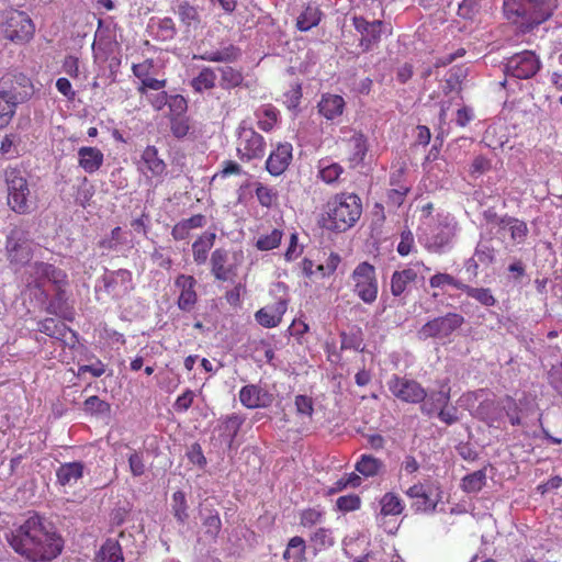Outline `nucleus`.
Segmentation results:
<instances>
[{"instance_id":"f257e3e1","label":"nucleus","mask_w":562,"mask_h":562,"mask_svg":"<svg viewBox=\"0 0 562 562\" xmlns=\"http://www.w3.org/2000/svg\"><path fill=\"white\" fill-rule=\"evenodd\" d=\"M9 542L16 553L33 562L52 561L64 548L63 538L37 514L16 528Z\"/></svg>"},{"instance_id":"f03ea898","label":"nucleus","mask_w":562,"mask_h":562,"mask_svg":"<svg viewBox=\"0 0 562 562\" xmlns=\"http://www.w3.org/2000/svg\"><path fill=\"white\" fill-rule=\"evenodd\" d=\"M362 214V202L353 192H339L331 195L324 206L318 221L329 232L344 233L356 225Z\"/></svg>"},{"instance_id":"7ed1b4c3","label":"nucleus","mask_w":562,"mask_h":562,"mask_svg":"<svg viewBox=\"0 0 562 562\" xmlns=\"http://www.w3.org/2000/svg\"><path fill=\"white\" fill-rule=\"evenodd\" d=\"M558 8V0H504L508 19L517 21L528 30L549 20Z\"/></svg>"},{"instance_id":"20e7f679","label":"nucleus","mask_w":562,"mask_h":562,"mask_svg":"<svg viewBox=\"0 0 562 562\" xmlns=\"http://www.w3.org/2000/svg\"><path fill=\"white\" fill-rule=\"evenodd\" d=\"M14 82L23 89L32 87L31 80L23 74L3 77L0 80V130L10 124L18 104L23 102L29 95L27 91L23 93L18 91Z\"/></svg>"},{"instance_id":"39448f33","label":"nucleus","mask_w":562,"mask_h":562,"mask_svg":"<svg viewBox=\"0 0 562 562\" xmlns=\"http://www.w3.org/2000/svg\"><path fill=\"white\" fill-rule=\"evenodd\" d=\"M35 31V23L25 11L10 9L3 13L0 33L7 41L26 45L34 38Z\"/></svg>"},{"instance_id":"423d86ee","label":"nucleus","mask_w":562,"mask_h":562,"mask_svg":"<svg viewBox=\"0 0 562 562\" xmlns=\"http://www.w3.org/2000/svg\"><path fill=\"white\" fill-rule=\"evenodd\" d=\"M4 179L10 209L18 214L31 213V191L24 171L19 168H8L4 171Z\"/></svg>"},{"instance_id":"0eeeda50","label":"nucleus","mask_w":562,"mask_h":562,"mask_svg":"<svg viewBox=\"0 0 562 562\" xmlns=\"http://www.w3.org/2000/svg\"><path fill=\"white\" fill-rule=\"evenodd\" d=\"M353 293L366 304H373L379 294V282L373 265L360 262L350 276Z\"/></svg>"},{"instance_id":"6e6552de","label":"nucleus","mask_w":562,"mask_h":562,"mask_svg":"<svg viewBox=\"0 0 562 562\" xmlns=\"http://www.w3.org/2000/svg\"><path fill=\"white\" fill-rule=\"evenodd\" d=\"M266 139L251 126L239 125L236 139V155L241 162L261 160L266 155Z\"/></svg>"},{"instance_id":"1a4fd4ad","label":"nucleus","mask_w":562,"mask_h":562,"mask_svg":"<svg viewBox=\"0 0 562 562\" xmlns=\"http://www.w3.org/2000/svg\"><path fill=\"white\" fill-rule=\"evenodd\" d=\"M243 259L241 251L231 252L223 247L216 248L210 257L211 273L217 281H233L238 274Z\"/></svg>"},{"instance_id":"9d476101","label":"nucleus","mask_w":562,"mask_h":562,"mask_svg":"<svg viewBox=\"0 0 562 562\" xmlns=\"http://www.w3.org/2000/svg\"><path fill=\"white\" fill-rule=\"evenodd\" d=\"M428 268L423 261L416 260L406 265L402 270H396L391 276L390 289L395 297L402 296L408 286L416 283L418 280L425 279V273L429 272Z\"/></svg>"},{"instance_id":"9b49d317","label":"nucleus","mask_w":562,"mask_h":562,"mask_svg":"<svg viewBox=\"0 0 562 562\" xmlns=\"http://www.w3.org/2000/svg\"><path fill=\"white\" fill-rule=\"evenodd\" d=\"M540 68V58L531 50H524L507 59L505 74L517 79H529L532 78Z\"/></svg>"},{"instance_id":"f8f14e48","label":"nucleus","mask_w":562,"mask_h":562,"mask_svg":"<svg viewBox=\"0 0 562 562\" xmlns=\"http://www.w3.org/2000/svg\"><path fill=\"white\" fill-rule=\"evenodd\" d=\"M390 392L400 401L411 404L422 403L427 398V392L415 380L394 374L389 381Z\"/></svg>"},{"instance_id":"ddd939ff","label":"nucleus","mask_w":562,"mask_h":562,"mask_svg":"<svg viewBox=\"0 0 562 562\" xmlns=\"http://www.w3.org/2000/svg\"><path fill=\"white\" fill-rule=\"evenodd\" d=\"M464 318L458 313H448L445 316L436 317L427 322L419 329L418 334L422 338L448 337L456 329L462 326Z\"/></svg>"},{"instance_id":"4468645a","label":"nucleus","mask_w":562,"mask_h":562,"mask_svg":"<svg viewBox=\"0 0 562 562\" xmlns=\"http://www.w3.org/2000/svg\"><path fill=\"white\" fill-rule=\"evenodd\" d=\"M352 24L360 34L359 47L363 53L371 50L381 41L383 21H368L363 16H353Z\"/></svg>"},{"instance_id":"2eb2a0df","label":"nucleus","mask_w":562,"mask_h":562,"mask_svg":"<svg viewBox=\"0 0 562 562\" xmlns=\"http://www.w3.org/2000/svg\"><path fill=\"white\" fill-rule=\"evenodd\" d=\"M34 280V286L38 290L43 288L45 281L53 283L58 291L68 284V276L66 271L55 267L52 263L36 261L32 266Z\"/></svg>"},{"instance_id":"dca6fc26","label":"nucleus","mask_w":562,"mask_h":562,"mask_svg":"<svg viewBox=\"0 0 562 562\" xmlns=\"http://www.w3.org/2000/svg\"><path fill=\"white\" fill-rule=\"evenodd\" d=\"M292 151L290 143H278L266 160V170L273 177L281 176L292 161Z\"/></svg>"},{"instance_id":"f3484780","label":"nucleus","mask_w":562,"mask_h":562,"mask_svg":"<svg viewBox=\"0 0 562 562\" xmlns=\"http://www.w3.org/2000/svg\"><path fill=\"white\" fill-rule=\"evenodd\" d=\"M38 330L52 338L60 340L74 348L78 344L77 333L71 330L64 322L55 318H45L38 323Z\"/></svg>"},{"instance_id":"a211bd4d","label":"nucleus","mask_w":562,"mask_h":562,"mask_svg":"<svg viewBox=\"0 0 562 562\" xmlns=\"http://www.w3.org/2000/svg\"><path fill=\"white\" fill-rule=\"evenodd\" d=\"M175 286L179 290L177 305L181 311L191 312L196 302V280L193 276L179 274L175 280Z\"/></svg>"},{"instance_id":"6ab92c4d","label":"nucleus","mask_w":562,"mask_h":562,"mask_svg":"<svg viewBox=\"0 0 562 562\" xmlns=\"http://www.w3.org/2000/svg\"><path fill=\"white\" fill-rule=\"evenodd\" d=\"M288 308L285 300H278L273 304L266 305L255 313L256 322L265 328H273L280 325Z\"/></svg>"},{"instance_id":"aec40b11","label":"nucleus","mask_w":562,"mask_h":562,"mask_svg":"<svg viewBox=\"0 0 562 562\" xmlns=\"http://www.w3.org/2000/svg\"><path fill=\"white\" fill-rule=\"evenodd\" d=\"M239 401L247 408L267 407L272 402V396L256 384H248L240 389Z\"/></svg>"},{"instance_id":"412c9836","label":"nucleus","mask_w":562,"mask_h":562,"mask_svg":"<svg viewBox=\"0 0 562 562\" xmlns=\"http://www.w3.org/2000/svg\"><path fill=\"white\" fill-rule=\"evenodd\" d=\"M406 495L412 499H416L414 503L416 510L425 513L435 512L439 501L438 497L434 496L432 490L422 483L411 486L406 491Z\"/></svg>"},{"instance_id":"4be33fe9","label":"nucleus","mask_w":562,"mask_h":562,"mask_svg":"<svg viewBox=\"0 0 562 562\" xmlns=\"http://www.w3.org/2000/svg\"><path fill=\"white\" fill-rule=\"evenodd\" d=\"M131 282L132 273L126 269H119L103 277L104 290L112 296H120L126 293Z\"/></svg>"},{"instance_id":"5701e85b","label":"nucleus","mask_w":562,"mask_h":562,"mask_svg":"<svg viewBox=\"0 0 562 562\" xmlns=\"http://www.w3.org/2000/svg\"><path fill=\"white\" fill-rule=\"evenodd\" d=\"M206 216L204 214H193L189 218H182L171 228V236L176 241H182L192 236L194 229L203 228L206 225Z\"/></svg>"},{"instance_id":"b1692460","label":"nucleus","mask_w":562,"mask_h":562,"mask_svg":"<svg viewBox=\"0 0 562 562\" xmlns=\"http://www.w3.org/2000/svg\"><path fill=\"white\" fill-rule=\"evenodd\" d=\"M104 162V155L98 147L82 146L78 149V166L87 173L97 172Z\"/></svg>"},{"instance_id":"393cba45","label":"nucleus","mask_w":562,"mask_h":562,"mask_svg":"<svg viewBox=\"0 0 562 562\" xmlns=\"http://www.w3.org/2000/svg\"><path fill=\"white\" fill-rule=\"evenodd\" d=\"M216 240V233L205 231L199 235L192 243V258L195 265H205L209 258L210 250L213 248Z\"/></svg>"},{"instance_id":"a878e982","label":"nucleus","mask_w":562,"mask_h":562,"mask_svg":"<svg viewBox=\"0 0 562 562\" xmlns=\"http://www.w3.org/2000/svg\"><path fill=\"white\" fill-rule=\"evenodd\" d=\"M342 143L350 165L352 167L359 165L368 150L366 137L360 133H356L351 137L342 139Z\"/></svg>"},{"instance_id":"bb28decb","label":"nucleus","mask_w":562,"mask_h":562,"mask_svg":"<svg viewBox=\"0 0 562 562\" xmlns=\"http://www.w3.org/2000/svg\"><path fill=\"white\" fill-rule=\"evenodd\" d=\"M473 415L482 422L486 423L488 426H493L494 423L502 418L503 407L494 398H485L480 402Z\"/></svg>"},{"instance_id":"cd10ccee","label":"nucleus","mask_w":562,"mask_h":562,"mask_svg":"<svg viewBox=\"0 0 562 562\" xmlns=\"http://www.w3.org/2000/svg\"><path fill=\"white\" fill-rule=\"evenodd\" d=\"M318 112L326 120H335L340 116L345 109V100L341 95L326 93L318 102Z\"/></svg>"},{"instance_id":"c85d7f7f","label":"nucleus","mask_w":562,"mask_h":562,"mask_svg":"<svg viewBox=\"0 0 562 562\" xmlns=\"http://www.w3.org/2000/svg\"><path fill=\"white\" fill-rule=\"evenodd\" d=\"M85 472V464L81 461L63 463L56 471L57 483L66 486L76 484Z\"/></svg>"},{"instance_id":"c756f323","label":"nucleus","mask_w":562,"mask_h":562,"mask_svg":"<svg viewBox=\"0 0 562 562\" xmlns=\"http://www.w3.org/2000/svg\"><path fill=\"white\" fill-rule=\"evenodd\" d=\"M140 164L150 172L151 177H161L167 169V165L159 157L158 149L154 145H148L142 151Z\"/></svg>"},{"instance_id":"7c9ffc66","label":"nucleus","mask_w":562,"mask_h":562,"mask_svg":"<svg viewBox=\"0 0 562 562\" xmlns=\"http://www.w3.org/2000/svg\"><path fill=\"white\" fill-rule=\"evenodd\" d=\"M93 562H124L122 548L117 540L106 539L97 551Z\"/></svg>"},{"instance_id":"2f4dec72","label":"nucleus","mask_w":562,"mask_h":562,"mask_svg":"<svg viewBox=\"0 0 562 562\" xmlns=\"http://www.w3.org/2000/svg\"><path fill=\"white\" fill-rule=\"evenodd\" d=\"M355 470L364 477H373L384 470V462L372 454L363 453L356 462Z\"/></svg>"},{"instance_id":"473e14b6","label":"nucleus","mask_w":562,"mask_h":562,"mask_svg":"<svg viewBox=\"0 0 562 562\" xmlns=\"http://www.w3.org/2000/svg\"><path fill=\"white\" fill-rule=\"evenodd\" d=\"M240 56V49L229 45L221 50L205 52L201 55H193V59H201L212 63H233Z\"/></svg>"},{"instance_id":"72a5a7b5","label":"nucleus","mask_w":562,"mask_h":562,"mask_svg":"<svg viewBox=\"0 0 562 562\" xmlns=\"http://www.w3.org/2000/svg\"><path fill=\"white\" fill-rule=\"evenodd\" d=\"M502 228L509 232L510 240L515 245H521L527 240L529 228L527 223L520 218L508 216Z\"/></svg>"},{"instance_id":"f704fd0d","label":"nucleus","mask_w":562,"mask_h":562,"mask_svg":"<svg viewBox=\"0 0 562 562\" xmlns=\"http://www.w3.org/2000/svg\"><path fill=\"white\" fill-rule=\"evenodd\" d=\"M278 116H279V112L273 105H271V104L263 105L261 109H259L256 112L257 126L261 131L269 133L277 125Z\"/></svg>"},{"instance_id":"c9c22d12","label":"nucleus","mask_w":562,"mask_h":562,"mask_svg":"<svg viewBox=\"0 0 562 562\" xmlns=\"http://www.w3.org/2000/svg\"><path fill=\"white\" fill-rule=\"evenodd\" d=\"M380 506L383 516H398L405 508L403 499L393 492H387L381 497Z\"/></svg>"},{"instance_id":"e433bc0d","label":"nucleus","mask_w":562,"mask_h":562,"mask_svg":"<svg viewBox=\"0 0 562 562\" xmlns=\"http://www.w3.org/2000/svg\"><path fill=\"white\" fill-rule=\"evenodd\" d=\"M216 85V72L211 67H203L199 75L191 80V87L195 92L212 90Z\"/></svg>"},{"instance_id":"4c0bfd02","label":"nucleus","mask_w":562,"mask_h":562,"mask_svg":"<svg viewBox=\"0 0 562 562\" xmlns=\"http://www.w3.org/2000/svg\"><path fill=\"white\" fill-rule=\"evenodd\" d=\"M305 540L300 536L292 537L288 542L285 551L283 552V559L292 560V562H305Z\"/></svg>"},{"instance_id":"58836bf2","label":"nucleus","mask_w":562,"mask_h":562,"mask_svg":"<svg viewBox=\"0 0 562 562\" xmlns=\"http://www.w3.org/2000/svg\"><path fill=\"white\" fill-rule=\"evenodd\" d=\"M255 194L259 204L263 207L270 209L278 205L279 193L273 187L256 182Z\"/></svg>"},{"instance_id":"ea45409f","label":"nucleus","mask_w":562,"mask_h":562,"mask_svg":"<svg viewBox=\"0 0 562 562\" xmlns=\"http://www.w3.org/2000/svg\"><path fill=\"white\" fill-rule=\"evenodd\" d=\"M450 401V387L442 386L440 391L432 392L428 396V401L422 406V411L427 415H431L435 409L446 407Z\"/></svg>"},{"instance_id":"a19ab883","label":"nucleus","mask_w":562,"mask_h":562,"mask_svg":"<svg viewBox=\"0 0 562 562\" xmlns=\"http://www.w3.org/2000/svg\"><path fill=\"white\" fill-rule=\"evenodd\" d=\"M218 71L221 74L220 86L222 89L231 90L243 83L244 76L240 70L232 66H224L220 67Z\"/></svg>"},{"instance_id":"79ce46f5","label":"nucleus","mask_w":562,"mask_h":562,"mask_svg":"<svg viewBox=\"0 0 562 562\" xmlns=\"http://www.w3.org/2000/svg\"><path fill=\"white\" fill-rule=\"evenodd\" d=\"M322 19V12L316 7L308 5L299 15L296 20V27L300 31L306 32L312 27L318 25Z\"/></svg>"},{"instance_id":"37998d69","label":"nucleus","mask_w":562,"mask_h":562,"mask_svg":"<svg viewBox=\"0 0 562 562\" xmlns=\"http://www.w3.org/2000/svg\"><path fill=\"white\" fill-rule=\"evenodd\" d=\"M486 484V472L484 469L474 471L462 479L461 488L465 493H477Z\"/></svg>"},{"instance_id":"c03bdc74","label":"nucleus","mask_w":562,"mask_h":562,"mask_svg":"<svg viewBox=\"0 0 562 562\" xmlns=\"http://www.w3.org/2000/svg\"><path fill=\"white\" fill-rule=\"evenodd\" d=\"M202 526L205 529V535L215 540L222 529V520L218 512L215 508L206 509V515L202 517Z\"/></svg>"},{"instance_id":"a18cd8bd","label":"nucleus","mask_w":562,"mask_h":562,"mask_svg":"<svg viewBox=\"0 0 562 562\" xmlns=\"http://www.w3.org/2000/svg\"><path fill=\"white\" fill-rule=\"evenodd\" d=\"M177 13L181 23L188 29L195 30L200 25L201 20L198 9L189 2L186 1L179 4Z\"/></svg>"},{"instance_id":"49530a36","label":"nucleus","mask_w":562,"mask_h":562,"mask_svg":"<svg viewBox=\"0 0 562 562\" xmlns=\"http://www.w3.org/2000/svg\"><path fill=\"white\" fill-rule=\"evenodd\" d=\"M342 172L344 168L337 162L326 165L324 160L319 161L318 178L327 184L336 183L339 180Z\"/></svg>"},{"instance_id":"de8ad7c7","label":"nucleus","mask_w":562,"mask_h":562,"mask_svg":"<svg viewBox=\"0 0 562 562\" xmlns=\"http://www.w3.org/2000/svg\"><path fill=\"white\" fill-rule=\"evenodd\" d=\"M172 514L178 524L184 525L189 518L186 494L182 491H176L172 494Z\"/></svg>"},{"instance_id":"09e8293b","label":"nucleus","mask_w":562,"mask_h":562,"mask_svg":"<svg viewBox=\"0 0 562 562\" xmlns=\"http://www.w3.org/2000/svg\"><path fill=\"white\" fill-rule=\"evenodd\" d=\"M462 292L477 301L483 306L490 307L496 304V299L488 288H473L464 284Z\"/></svg>"},{"instance_id":"8fccbe9b","label":"nucleus","mask_w":562,"mask_h":562,"mask_svg":"<svg viewBox=\"0 0 562 562\" xmlns=\"http://www.w3.org/2000/svg\"><path fill=\"white\" fill-rule=\"evenodd\" d=\"M310 541L315 550H325L335 543L333 530L330 528L319 527L311 535Z\"/></svg>"},{"instance_id":"3c124183","label":"nucleus","mask_w":562,"mask_h":562,"mask_svg":"<svg viewBox=\"0 0 562 562\" xmlns=\"http://www.w3.org/2000/svg\"><path fill=\"white\" fill-rule=\"evenodd\" d=\"M325 510L321 506L308 507L300 513V525L304 528H312L325 519Z\"/></svg>"},{"instance_id":"603ef678","label":"nucleus","mask_w":562,"mask_h":562,"mask_svg":"<svg viewBox=\"0 0 562 562\" xmlns=\"http://www.w3.org/2000/svg\"><path fill=\"white\" fill-rule=\"evenodd\" d=\"M86 413L94 416H106L111 413V405L97 395L89 396L83 402Z\"/></svg>"},{"instance_id":"864d4df0","label":"nucleus","mask_w":562,"mask_h":562,"mask_svg":"<svg viewBox=\"0 0 562 562\" xmlns=\"http://www.w3.org/2000/svg\"><path fill=\"white\" fill-rule=\"evenodd\" d=\"M282 236L283 232L274 228L269 234L261 235L256 241V247L262 251L272 250L280 245Z\"/></svg>"},{"instance_id":"5fc2aeb1","label":"nucleus","mask_w":562,"mask_h":562,"mask_svg":"<svg viewBox=\"0 0 562 562\" xmlns=\"http://www.w3.org/2000/svg\"><path fill=\"white\" fill-rule=\"evenodd\" d=\"M189 117L186 115H170V131L176 138H183L190 132Z\"/></svg>"},{"instance_id":"6e6d98bb","label":"nucleus","mask_w":562,"mask_h":562,"mask_svg":"<svg viewBox=\"0 0 562 562\" xmlns=\"http://www.w3.org/2000/svg\"><path fill=\"white\" fill-rule=\"evenodd\" d=\"M461 81L457 75H449L442 85L445 95H450V101H462Z\"/></svg>"},{"instance_id":"4d7b16f0","label":"nucleus","mask_w":562,"mask_h":562,"mask_svg":"<svg viewBox=\"0 0 562 562\" xmlns=\"http://www.w3.org/2000/svg\"><path fill=\"white\" fill-rule=\"evenodd\" d=\"M464 284L465 283L457 280L451 274L442 273V272H438V273L434 274L429 280V285L431 288H442L445 285H450V286H453V288L462 291L464 288Z\"/></svg>"},{"instance_id":"13d9d810","label":"nucleus","mask_w":562,"mask_h":562,"mask_svg":"<svg viewBox=\"0 0 562 562\" xmlns=\"http://www.w3.org/2000/svg\"><path fill=\"white\" fill-rule=\"evenodd\" d=\"M340 349L341 350H360L362 351L363 348L361 347L362 346V335H361V331L358 330L357 333H346V331H342L340 334Z\"/></svg>"},{"instance_id":"bf43d9fd","label":"nucleus","mask_w":562,"mask_h":562,"mask_svg":"<svg viewBox=\"0 0 562 562\" xmlns=\"http://www.w3.org/2000/svg\"><path fill=\"white\" fill-rule=\"evenodd\" d=\"M409 191L411 187L407 184H398V188L390 189L386 194V204L394 207L401 206Z\"/></svg>"},{"instance_id":"052dcab7","label":"nucleus","mask_w":562,"mask_h":562,"mask_svg":"<svg viewBox=\"0 0 562 562\" xmlns=\"http://www.w3.org/2000/svg\"><path fill=\"white\" fill-rule=\"evenodd\" d=\"M336 506L340 512H353L360 508L361 498L356 494L344 495L337 498Z\"/></svg>"},{"instance_id":"680f3d73","label":"nucleus","mask_w":562,"mask_h":562,"mask_svg":"<svg viewBox=\"0 0 562 562\" xmlns=\"http://www.w3.org/2000/svg\"><path fill=\"white\" fill-rule=\"evenodd\" d=\"M295 409L299 415L312 417L314 413V403L307 395H296L294 400Z\"/></svg>"},{"instance_id":"e2e57ef3","label":"nucleus","mask_w":562,"mask_h":562,"mask_svg":"<svg viewBox=\"0 0 562 562\" xmlns=\"http://www.w3.org/2000/svg\"><path fill=\"white\" fill-rule=\"evenodd\" d=\"M415 245L414 235L409 229L403 231L401 234V240L397 245L398 255L405 257L411 254Z\"/></svg>"},{"instance_id":"0e129e2a","label":"nucleus","mask_w":562,"mask_h":562,"mask_svg":"<svg viewBox=\"0 0 562 562\" xmlns=\"http://www.w3.org/2000/svg\"><path fill=\"white\" fill-rule=\"evenodd\" d=\"M154 66V60L151 58H147L142 63L133 64L132 71L136 78L143 81L144 79L150 77Z\"/></svg>"},{"instance_id":"69168bd1","label":"nucleus","mask_w":562,"mask_h":562,"mask_svg":"<svg viewBox=\"0 0 562 562\" xmlns=\"http://www.w3.org/2000/svg\"><path fill=\"white\" fill-rule=\"evenodd\" d=\"M128 465L134 476H142L145 473V462L142 452L134 451L128 457Z\"/></svg>"},{"instance_id":"338daca9","label":"nucleus","mask_w":562,"mask_h":562,"mask_svg":"<svg viewBox=\"0 0 562 562\" xmlns=\"http://www.w3.org/2000/svg\"><path fill=\"white\" fill-rule=\"evenodd\" d=\"M475 257L483 265H491L495 260V249L490 245H479L475 248Z\"/></svg>"},{"instance_id":"774afa93","label":"nucleus","mask_w":562,"mask_h":562,"mask_svg":"<svg viewBox=\"0 0 562 562\" xmlns=\"http://www.w3.org/2000/svg\"><path fill=\"white\" fill-rule=\"evenodd\" d=\"M194 392L191 390L184 391L181 395H179L173 404V408L176 412L183 413L187 412L194 400Z\"/></svg>"}]
</instances>
